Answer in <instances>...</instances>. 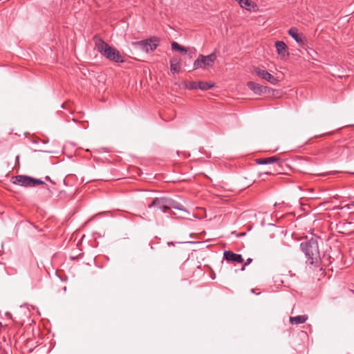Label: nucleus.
Listing matches in <instances>:
<instances>
[{
  "label": "nucleus",
  "mask_w": 354,
  "mask_h": 354,
  "mask_svg": "<svg viewBox=\"0 0 354 354\" xmlns=\"http://www.w3.org/2000/svg\"><path fill=\"white\" fill-rule=\"evenodd\" d=\"M214 86V84L213 83L205 82H198V88H200L201 90H203V91H205V90L212 88Z\"/></svg>",
  "instance_id": "obj_17"
},
{
  "label": "nucleus",
  "mask_w": 354,
  "mask_h": 354,
  "mask_svg": "<svg viewBox=\"0 0 354 354\" xmlns=\"http://www.w3.org/2000/svg\"><path fill=\"white\" fill-rule=\"evenodd\" d=\"M170 68L172 73L179 72L180 68V59L178 57H173L170 60Z\"/></svg>",
  "instance_id": "obj_13"
},
{
  "label": "nucleus",
  "mask_w": 354,
  "mask_h": 354,
  "mask_svg": "<svg viewBox=\"0 0 354 354\" xmlns=\"http://www.w3.org/2000/svg\"><path fill=\"white\" fill-rule=\"evenodd\" d=\"M198 86V82H187L185 83V87L187 89L192 90L196 89Z\"/></svg>",
  "instance_id": "obj_19"
},
{
  "label": "nucleus",
  "mask_w": 354,
  "mask_h": 354,
  "mask_svg": "<svg viewBox=\"0 0 354 354\" xmlns=\"http://www.w3.org/2000/svg\"><path fill=\"white\" fill-rule=\"evenodd\" d=\"M1 326H2V324H1V323L0 322V328L1 327Z\"/></svg>",
  "instance_id": "obj_30"
},
{
  "label": "nucleus",
  "mask_w": 354,
  "mask_h": 354,
  "mask_svg": "<svg viewBox=\"0 0 354 354\" xmlns=\"http://www.w3.org/2000/svg\"><path fill=\"white\" fill-rule=\"evenodd\" d=\"M254 72L259 77L266 80L272 84H277L279 82L278 79L268 73L267 71L259 67L254 68Z\"/></svg>",
  "instance_id": "obj_6"
},
{
  "label": "nucleus",
  "mask_w": 354,
  "mask_h": 354,
  "mask_svg": "<svg viewBox=\"0 0 354 354\" xmlns=\"http://www.w3.org/2000/svg\"><path fill=\"white\" fill-rule=\"evenodd\" d=\"M248 87L257 95H261L270 91V88L266 86L261 85L254 82H248L247 83Z\"/></svg>",
  "instance_id": "obj_7"
},
{
  "label": "nucleus",
  "mask_w": 354,
  "mask_h": 354,
  "mask_svg": "<svg viewBox=\"0 0 354 354\" xmlns=\"http://www.w3.org/2000/svg\"><path fill=\"white\" fill-rule=\"evenodd\" d=\"M168 202H169L170 209L174 208L176 209L180 210V211H185L184 206L182 204H180V203L176 201H174L172 199H168Z\"/></svg>",
  "instance_id": "obj_15"
},
{
  "label": "nucleus",
  "mask_w": 354,
  "mask_h": 354,
  "mask_svg": "<svg viewBox=\"0 0 354 354\" xmlns=\"http://www.w3.org/2000/svg\"><path fill=\"white\" fill-rule=\"evenodd\" d=\"M300 247L306 255L307 261L311 265L318 266L321 258L317 239L311 238L306 242H302Z\"/></svg>",
  "instance_id": "obj_1"
},
{
  "label": "nucleus",
  "mask_w": 354,
  "mask_h": 354,
  "mask_svg": "<svg viewBox=\"0 0 354 354\" xmlns=\"http://www.w3.org/2000/svg\"><path fill=\"white\" fill-rule=\"evenodd\" d=\"M252 292L253 293H255V291H254V289H252Z\"/></svg>",
  "instance_id": "obj_29"
},
{
  "label": "nucleus",
  "mask_w": 354,
  "mask_h": 354,
  "mask_svg": "<svg viewBox=\"0 0 354 354\" xmlns=\"http://www.w3.org/2000/svg\"><path fill=\"white\" fill-rule=\"evenodd\" d=\"M288 34L294 39V40L300 46L304 44V39L302 34L299 33L298 29L295 27H292L288 30Z\"/></svg>",
  "instance_id": "obj_9"
},
{
  "label": "nucleus",
  "mask_w": 354,
  "mask_h": 354,
  "mask_svg": "<svg viewBox=\"0 0 354 354\" xmlns=\"http://www.w3.org/2000/svg\"><path fill=\"white\" fill-rule=\"evenodd\" d=\"M275 48L278 55L281 57V58H286L288 55V53L287 52V46L283 41H277L275 42Z\"/></svg>",
  "instance_id": "obj_10"
},
{
  "label": "nucleus",
  "mask_w": 354,
  "mask_h": 354,
  "mask_svg": "<svg viewBox=\"0 0 354 354\" xmlns=\"http://www.w3.org/2000/svg\"><path fill=\"white\" fill-rule=\"evenodd\" d=\"M351 205L354 206V201L351 202Z\"/></svg>",
  "instance_id": "obj_28"
},
{
  "label": "nucleus",
  "mask_w": 354,
  "mask_h": 354,
  "mask_svg": "<svg viewBox=\"0 0 354 354\" xmlns=\"http://www.w3.org/2000/svg\"><path fill=\"white\" fill-rule=\"evenodd\" d=\"M95 48L102 55L107 59L115 62H124L120 53L113 47L109 46L100 37H95Z\"/></svg>",
  "instance_id": "obj_2"
},
{
  "label": "nucleus",
  "mask_w": 354,
  "mask_h": 354,
  "mask_svg": "<svg viewBox=\"0 0 354 354\" xmlns=\"http://www.w3.org/2000/svg\"><path fill=\"white\" fill-rule=\"evenodd\" d=\"M241 8L249 11H256L258 9V6L250 0H244Z\"/></svg>",
  "instance_id": "obj_14"
},
{
  "label": "nucleus",
  "mask_w": 354,
  "mask_h": 354,
  "mask_svg": "<svg viewBox=\"0 0 354 354\" xmlns=\"http://www.w3.org/2000/svg\"><path fill=\"white\" fill-rule=\"evenodd\" d=\"M165 198H156L153 202L149 205V207L151 208L152 207H156L157 209H160V207L162 206V203H165Z\"/></svg>",
  "instance_id": "obj_16"
},
{
  "label": "nucleus",
  "mask_w": 354,
  "mask_h": 354,
  "mask_svg": "<svg viewBox=\"0 0 354 354\" xmlns=\"http://www.w3.org/2000/svg\"><path fill=\"white\" fill-rule=\"evenodd\" d=\"M19 156H17V158H16V160H19Z\"/></svg>",
  "instance_id": "obj_27"
},
{
  "label": "nucleus",
  "mask_w": 354,
  "mask_h": 354,
  "mask_svg": "<svg viewBox=\"0 0 354 354\" xmlns=\"http://www.w3.org/2000/svg\"><path fill=\"white\" fill-rule=\"evenodd\" d=\"M165 203H162V206L160 207V211H162V212H167L168 209H170V207H169V202H168V198H166L165 201Z\"/></svg>",
  "instance_id": "obj_20"
},
{
  "label": "nucleus",
  "mask_w": 354,
  "mask_h": 354,
  "mask_svg": "<svg viewBox=\"0 0 354 354\" xmlns=\"http://www.w3.org/2000/svg\"><path fill=\"white\" fill-rule=\"evenodd\" d=\"M256 162L259 165L276 164V165L279 167H281L283 164V161L276 156H271L266 158L257 159Z\"/></svg>",
  "instance_id": "obj_8"
},
{
  "label": "nucleus",
  "mask_w": 354,
  "mask_h": 354,
  "mask_svg": "<svg viewBox=\"0 0 354 354\" xmlns=\"http://www.w3.org/2000/svg\"><path fill=\"white\" fill-rule=\"evenodd\" d=\"M171 46V49L174 50H177V51H179L183 53H187V50L185 48L180 46L179 44H178L176 41L172 42Z\"/></svg>",
  "instance_id": "obj_18"
},
{
  "label": "nucleus",
  "mask_w": 354,
  "mask_h": 354,
  "mask_svg": "<svg viewBox=\"0 0 354 354\" xmlns=\"http://www.w3.org/2000/svg\"><path fill=\"white\" fill-rule=\"evenodd\" d=\"M167 244H168L169 245H174V243H173V242H168V243H167Z\"/></svg>",
  "instance_id": "obj_24"
},
{
  "label": "nucleus",
  "mask_w": 354,
  "mask_h": 354,
  "mask_svg": "<svg viewBox=\"0 0 354 354\" xmlns=\"http://www.w3.org/2000/svg\"><path fill=\"white\" fill-rule=\"evenodd\" d=\"M280 205V204L275 203V204H274V206H275V207H277V206H278V205Z\"/></svg>",
  "instance_id": "obj_26"
},
{
  "label": "nucleus",
  "mask_w": 354,
  "mask_h": 354,
  "mask_svg": "<svg viewBox=\"0 0 354 354\" xmlns=\"http://www.w3.org/2000/svg\"><path fill=\"white\" fill-rule=\"evenodd\" d=\"M351 206H352L351 203L343 206L342 207H341V209H345L349 210L351 209Z\"/></svg>",
  "instance_id": "obj_21"
},
{
  "label": "nucleus",
  "mask_w": 354,
  "mask_h": 354,
  "mask_svg": "<svg viewBox=\"0 0 354 354\" xmlns=\"http://www.w3.org/2000/svg\"><path fill=\"white\" fill-rule=\"evenodd\" d=\"M308 319V315H302L290 317V323L292 325H298L305 323Z\"/></svg>",
  "instance_id": "obj_12"
},
{
  "label": "nucleus",
  "mask_w": 354,
  "mask_h": 354,
  "mask_svg": "<svg viewBox=\"0 0 354 354\" xmlns=\"http://www.w3.org/2000/svg\"><path fill=\"white\" fill-rule=\"evenodd\" d=\"M224 258L227 261H233L237 263H242L243 261V259L241 254H235L232 251H225Z\"/></svg>",
  "instance_id": "obj_11"
},
{
  "label": "nucleus",
  "mask_w": 354,
  "mask_h": 354,
  "mask_svg": "<svg viewBox=\"0 0 354 354\" xmlns=\"http://www.w3.org/2000/svg\"><path fill=\"white\" fill-rule=\"evenodd\" d=\"M252 259L251 258H248L246 260V262L244 263V266L249 265L252 262Z\"/></svg>",
  "instance_id": "obj_22"
},
{
  "label": "nucleus",
  "mask_w": 354,
  "mask_h": 354,
  "mask_svg": "<svg viewBox=\"0 0 354 354\" xmlns=\"http://www.w3.org/2000/svg\"><path fill=\"white\" fill-rule=\"evenodd\" d=\"M245 266H244V265H243V267H242V268H241V270H245Z\"/></svg>",
  "instance_id": "obj_25"
},
{
  "label": "nucleus",
  "mask_w": 354,
  "mask_h": 354,
  "mask_svg": "<svg viewBox=\"0 0 354 354\" xmlns=\"http://www.w3.org/2000/svg\"><path fill=\"white\" fill-rule=\"evenodd\" d=\"M216 59V55L215 53H212L207 56L200 55L194 62V69L196 70L200 68H205L207 66H212L214 63Z\"/></svg>",
  "instance_id": "obj_5"
},
{
  "label": "nucleus",
  "mask_w": 354,
  "mask_h": 354,
  "mask_svg": "<svg viewBox=\"0 0 354 354\" xmlns=\"http://www.w3.org/2000/svg\"><path fill=\"white\" fill-rule=\"evenodd\" d=\"M45 179H46V180L50 181V183H52L53 184H55V183H54V182L50 179V178L49 176H46V177H45Z\"/></svg>",
  "instance_id": "obj_23"
},
{
  "label": "nucleus",
  "mask_w": 354,
  "mask_h": 354,
  "mask_svg": "<svg viewBox=\"0 0 354 354\" xmlns=\"http://www.w3.org/2000/svg\"><path fill=\"white\" fill-rule=\"evenodd\" d=\"M160 43L158 38L152 37L147 39L133 42L132 45L138 50L146 53L152 52L156 49Z\"/></svg>",
  "instance_id": "obj_3"
},
{
  "label": "nucleus",
  "mask_w": 354,
  "mask_h": 354,
  "mask_svg": "<svg viewBox=\"0 0 354 354\" xmlns=\"http://www.w3.org/2000/svg\"><path fill=\"white\" fill-rule=\"evenodd\" d=\"M11 181L13 184L24 187H35L44 184V182L40 179L22 175L12 176Z\"/></svg>",
  "instance_id": "obj_4"
}]
</instances>
